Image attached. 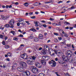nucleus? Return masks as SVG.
I'll list each match as a JSON object with an SVG mask.
<instances>
[{
  "instance_id": "58",
  "label": "nucleus",
  "mask_w": 76,
  "mask_h": 76,
  "mask_svg": "<svg viewBox=\"0 0 76 76\" xmlns=\"http://www.w3.org/2000/svg\"><path fill=\"white\" fill-rule=\"evenodd\" d=\"M42 50V48L41 47L39 48V51H41Z\"/></svg>"
},
{
  "instance_id": "10",
  "label": "nucleus",
  "mask_w": 76,
  "mask_h": 76,
  "mask_svg": "<svg viewBox=\"0 0 76 76\" xmlns=\"http://www.w3.org/2000/svg\"><path fill=\"white\" fill-rule=\"evenodd\" d=\"M5 27V28H9V27H10V28H13L14 27L13 26L11 25V26H9V24H6L4 26Z\"/></svg>"
},
{
  "instance_id": "34",
  "label": "nucleus",
  "mask_w": 76,
  "mask_h": 76,
  "mask_svg": "<svg viewBox=\"0 0 76 76\" xmlns=\"http://www.w3.org/2000/svg\"><path fill=\"white\" fill-rule=\"evenodd\" d=\"M54 41L55 42H58V39L56 38H55L54 39Z\"/></svg>"
},
{
  "instance_id": "13",
  "label": "nucleus",
  "mask_w": 76,
  "mask_h": 76,
  "mask_svg": "<svg viewBox=\"0 0 76 76\" xmlns=\"http://www.w3.org/2000/svg\"><path fill=\"white\" fill-rule=\"evenodd\" d=\"M38 37L39 38V39H43L44 37H43V36L42 35V34H39V35Z\"/></svg>"
},
{
  "instance_id": "59",
  "label": "nucleus",
  "mask_w": 76,
  "mask_h": 76,
  "mask_svg": "<svg viewBox=\"0 0 76 76\" xmlns=\"http://www.w3.org/2000/svg\"><path fill=\"white\" fill-rule=\"evenodd\" d=\"M55 53H53L52 54H50V55L51 56H54L55 55Z\"/></svg>"
},
{
  "instance_id": "33",
  "label": "nucleus",
  "mask_w": 76,
  "mask_h": 76,
  "mask_svg": "<svg viewBox=\"0 0 76 76\" xmlns=\"http://www.w3.org/2000/svg\"><path fill=\"white\" fill-rule=\"evenodd\" d=\"M16 69V66H12V70H15Z\"/></svg>"
},
{
  "instance_id": "44",
  "label": "nucleus",
  "mask_w": 76,
  "mask_h": 76,
  "mask_svg": "<svg viewBox=\"0 0 76 76\" xmlns=\"http://www.w3.org/2000/svg\"><path fill=\"white\" fill-rule=\"evenodd\" d=\"M2 44L3 45H5V44H6V42H5V41H3L2 42Z\"/></svg>"
},
{
  "instance_id": "51",
  "label": "nucleus",
  "mask_w": 76,
  "mask_h": 76,
  "mask_svg": "<svg viewBox=\"0 0 76 76\" xmlns=\"http://www.w3.org/2000/svg\"><path fill=\"white\" fill-rule=\"evenodd\" d=\"M3 67V68H6V67H7V66H6V65H4Z\"/></svg>"
},
{
  "instance_id": "20",
  "label": "nucleus",
  "mask_w": 76,
  "mask_h": 76,
  "mask_svg": "<svg viewBox=\"0 0 76 76\" xmlns=\"http://www.w3.org/2000/svg\"><path fill=\"white\" fill-rule=\"evenodd\" d=\"M45 76V75L44 74V73H40L38 75V76Z\"/></svg>"
},
{
  "instance_id": "35",
  "label": "nucleus",
  "mask_w": 76,
  "mask_h": 76,
  "mask_svg": "<svg viewBox=\"0 0 76 76\" xmlns=\"http://www.w3.org/2000/svg\"><path fill=\"white\" fill-rule=\"evenodd\" d=\"M68 51V54H70V53H72V51H70V50H68L67 51Z\"/></svg>"
},
{
  "instance_id": "52",
  "label": "nucleus",
  "mask_w": 76,
  "mask_h": 76,
  "mask_svg": "<svg viewBox=\"0 0 76 76\" xmlns=\"http://www.w3.org/2000/svg\"><path fill=\"white\" fill-rule=\"evenodd\" d=\"M69 29L70 30H72L73 29V27H69Z\"/></svg>"
},
{
  "instance_id": "61",
  "label": "nucleus",
  "mask_w": 76,
  "mask_h": 76,
  "mask_svg": "<svg viewBox=\"0 0 76 76\" xmlns=\"http://www.w3.org/2000/svg\"><path fill=\"white\" fill-rule=\"evenodd\" d=\"M7 38H8L7 37H5V40H7Z\"/></svg>"
},
{
  "instance_id": "1",
  "label": "nucleus",
  "mask_w": 76,
  "mask_h": 76,
  "mask_svg": "<svg viewBox=\"0 0 76 76\" xmlns=\"http://www.w3.org/2000/svg\"><path fill=\"white\" fill-rule=\"evenodd\" d=\"M32 69H31V71L33 73H37L39 71V70L37 68L35 67L34 66H31Z\"/></svg>"
},
{
  "instance_id": "53",
  "label": "nucleus",
  "mask_w": 76,
  "mask_h": 76,
  "mask_svg": "<svg viewBox=\"0 0 76 76\" xmlns=\"http://www.w3.org/2000/svg\"><path fill=\"white\" fill-rule=\"evenodd\" d=\"M2 7L3 8V9H4L6 7V6L5 5H3L2 6Z\"/></svg>"
},
{
  "instance_id": "43",
  "label": "nucleus",
  "mask_w": 76,
  "mask_h": 76,
  "mask_svg": "<svg viewBox=\"0 0 76 76\" xmlns=\"http://www.w3.org/2000/svg\"><path fill=\"white\" fill-rule=\"evenodd\" d=\"M50 20H51V21H53V20H54V18H50Z\"/></svg>"
},
{
  "instance_id": "40",
  "label": "nucleus",
  "mask_w": 76,
  "mask_h": 76,
  "mask_svg": "<svg viewBox=\"0 0 76 76\" xmlns=\"http://www.w3.org/2000/svg\"><path fill=\"white\" fill-rule=\"evenodd\" d=\"M32 58L33 59V60H35V58H36V57L33 56L32 57Z\"/></svg>"
},
{
  "instance_id": "16",
  "label": "nucleus",
  "mask_w": 76,
  "mask_h": 76,
  "mask_svg": "<svg viewBox=\"0 0 76 76\" xmlns=\"http://www.w3.org/2000/svg\"><path fill=\"white\" fill-rule=\"evenodd\" d=\"M69 60L71 63H73V61H74V58L72 57H71L69 59Z\"/></svg>"
},
{
  "instance_id": "60",
  "label": "nucleus",
  "mask_w": 76,
  "mask_h": 76,
  "mask_svg": "<svg viewBox=\"0 0 76 76\" xmlns=\"http://www.w3.org/2000/svg\"><path fill=\"white\" fill-rule=\"evenodd\" d=\"M39 26L40 27H41L42 26V24H40L39 25Z\"/></svg>"
},
{
  "instance_id": "11",
  "label": "nucleus",
  "mask_w": 76,
  "mask_h": 76,
  "mask_svg": "<svg viewBox=\"0 0 76 76\" xmlns=\"http://www.w3.org/2000/svg\"><path fill=\"white\" fill-rule=\"evenodd\" d=\"M43 58H45V60H48V59L50 58V56L47 55L45 56H43Z\"/></svg>"
},
{
  "instance_id": "2",
  "label": "nucleus",
  "mask_w": 76,
  "mask_h": 76,
  "mask_svg": "<svg viewBox=\"0 0 76 76\" xmlns=\"http://www.w3.org/2000/svg\"><path fill=\"white\" fill-rule=\"evenodd\" d=\"M20 66H22V68H23V69H26V63L23 62V61H21L20 62Z\"/></svg>"
},
{
  "instance_id": "14",
  "label": "nucleus",
  "mask_w": 76,
  "mask_h": 76,
  "mask_svg": "<svg viewBox=\"0 0 76 76\" xmlns=\"http://www.w3.org/2000/svg\"><path fill=\"white\" fill-rule=\"evenodd\" d=\"M41 63L43 65H45L46 64V61H45L42 60L41 61Z\"/></svg>"
},
{
  "instance_id": "41",
  "label": "nucleus",
  "mask_w": 76,
  "mask_h": 76,
  "mask_svg": "<svg viewBox=\"0 0 76 76\" xmlns=\"http://www.w3.org/2000/svg\"><path fill=\"white\" fill-rule=\"evenodd\" d=\"M31 19H35L36 17L35 16H34L32 17H31Z\"/></svg>"
},
{
  "instance_id": "49",
  "label": "nucleus",
  "mask_w": 76,
  "mask_h": 76,
  "mask_svg": "<svg viewBox=\"0 0 76 76\" xmlns=\"http://www.w3.org/2000/svg\"><path fill=\"white\" fill-rule=\"evenodd\" d=\"M54 34L55 35H56V36H58V34L57 33H54Z\"/></svg>"
},
{
  "instance_id": "64",
  "label": "nucleus",
  "mask_w": 76,
  "mask_h": 76,
  "mask_svg": "<svg viewBox=\"0 0 76 76\" xmlns=\"http://www.w3.org/2000/svg\"><path fill=\"white\" fill-rule=\"evenodd\" d=\"M55 61H58V58H55Z\"/></svg>"
},
{
  "instance_id": "27",
  "label": "nucleus",
  "mask_w": 76,
  "mask_h": 76,
  "mask_svg": "<svg viewBox=\"0 0 76 76\" xmlns=\"http://www.w3.org/2000/svg\"><path fill=\"white\" fill-rule=\"evenodd\" d=\"M34 41H35V42H37V41H38V38H34Z\"/></svg>"
},
{
  "instance_id": "22",
  "label": "nucleus",
  "mask_w": 76,
  "mask_h": 76,
  "mask_svg": "<svg viewBox=\"0 0 76 76\" xmlns=\"http://www.w3.org/2000/svg\"><path fill=\"white\" fill-rule=\"evenodd\" d=\"M53 25H57V26H61V24L58 23H53Z\"/></svg>"
},
{
  "instance_id": "5",
  "label": "nucleus",
  "mask_w": 76,
  "mask_h": 76,
  "mask_svg": "<svg viewBox=\"0 0 76 76\" xmlns=\"http://www.w3.org/2000/svg\"><path fill=\"white\" fill-rule=\"evenodd\" d=\"M21 57L22 58H23V59L26 60V59H27L28 55L25 53H24L21 55Z\"/></svg>"
},
{
  "instance_id": "26",
  "label": "nucleus",
  "mask_w": 76,
  "mask_h": 76,
  "mask_svg": "<svg viewBox=\"0 0 76 76\" xmlns=\"http://www.w3.org/2000/svg\"><path fill=\"white\" fill-rule=\"evenodd\" d=\"M44 47H45V48H48V50H50V49L49 48V47L48 46L45 45L44 46Z\"/></svg>"
},
{
  "instance_id": "47",
  "label": "nucleus",
  "mask_w": 76,
  "mask_h": 76,
  "mask_svg": "<svg viewBox=\"0 0 76 76\" xmlns=\"http://www.w3.org/2000/svg\"><path fill=\"white\" fill-rule=\"evenodd\" d=\"M25 22L27 23L28 25H30V23H29V22L28 21H25Z\"/></svg>"
},
{
  "instance_id": "29",
  "label": "nucleus",
  "mask_w": 76,
  "mask_h": 76,
  "mask_svg": "<svg viewBox=\"0 0 76 76\" xmlns=\"http://www.w3.org/2000/svg\"><path fill=\"white\" fill-rule=\"evenodd\" d=\"M64 25H70V23L67 22H65L64 23Z\"/></svg>"
},
{
  "instance_id": "7",
  "label": "nucleus",
  "mask_w": 76,
  "mask_h": 76,
  "mask_svg": "<svg viewBox=\"0 0 76 76\" xmlns=\"http://www.w3.org/2000/svg\"><path fill=\"white\" fill-rule=\"evenodd\" d=\"M53 51H54L55 53L58 56H60L61 55V52H58L56 50L54 49L53 50Z\"/></svg>"
},
{
  "instance_id": "42",
  "label": "nucleus",
  "mask_w": 76,
  "mask_h": 76,
  "mask_svg": "<svg viewBox=\"0 0 76 76\" xmlns=\"http://www.w3.org/2000/svg\"><path fill=\"white\" fill-rule=\"evenodd\" d=\"M9 18V16H7L5 17V19H7Z\"/></svg>"
},
{
  "instance_id": "4",
  "label": "nucleus",
  "mask_w": 76,
  "mask_h": 76,
  "mask_svg": "<svg viewBox=\"0 0 76 76\" xmlns=\"http://www.w3.org/2000/svg\"><path fill=\"white\" fill-rule=\"evenodd\" d=\"M27 63L29 65H32L33 64V63H32L33 61H31V60H32V59L31 58H28L27 59Z\"/></svg>"
},
{
  "instance_id": "55",
  "label": "nucleus",
  "mask_w": 76,
  "mask_h": 76,
  "mask_svg": "<svg viewBox=\"0 0 76 76\" xmlns=\"http://www.w3.org/2000/svg\"><path fill=\"white\" fill-rule=\"evenodd\" d=\"M1 16L2 17V19H5V17L4 15H2Z\"/></svg>"
},
{
  "instance_id": "32",
  "label": "nucleus",
  "mask_w": 76,
  "mask_h": 76,
  "mask_svg": "<svg viewBox=\"0 0 76 76\" xmlns=\"http://www.w3.org/2000/svg\"><path fill=\"white\" fill-rule=\"evenodd\" d=\"M5 48L7 49V48H10V46L8 45H7L5 46Z\"/></svg>"
},
{
  "instance_id": "15",
  "label": "nucleus",
  "mask_w": 76,
  "mask_h": 76,
  "mask_svg": "<svg viewBox=\"0 0 76 76\" xmlns=\"http://www.w3.org/2000/svg\"><path fill=\"white\" fill-rule=\"evenodd\" d=\"M46 50L45 49H43L42 50L41 53L42 54H46Z\"/></svg>"
},
{
  "instance_id": "62",
  "label": "nucleus",
  "mask_w": 76,
  "mask_h": 76,
  "mask_svg": "<svg viewBox=\"0 0 76 76\" xmlns=\"http://www.w3.org/2000/svg\"><path fill=\"white\" fill-rule=\"evenodd\" d=\"M7 61H10V59L9 58H7L6 59Z\"/></svg>"
},
{
  "instance_id": "28",
  "label": "nucleus",
  "mask_w": 76,
  "mask_h": 76,
  "mask_svg": "<svg viewBox=\"0 0 76 76\" xmlns=\"http://www.w3.org/2000/svg\"><path fill=\"white\" fill-rule=\"evenodd\" d=\"M58 62L59 64H64L65 63L64 62H63L62 61H61L60 62Z\"/></svg>"
},
{
  "instance_id": "48",
  "label": "nucleus",
  "mask_w": 76,
  "mask_h": 76,
  "mask_svg": "<svg viewBox=\"0 0 76 76\" xmlns=\"http://www.w3.org/2000/svg\"><path fill=\"white\" fill-rule=\"evenodd\" d=\"M75 8V7H74L73 6H72L71 7V9H74Z\"/></svg>"
},
{
  "instance_id": "19",
  "label": "nucleus",
  "mask_w": 76,
  "mask_h": 76,
  "mask_svg": "<svg viewBox=\"0 0 76 76\" xmlns=\"http://www.w3.org/2000/svg\"><path fill=\"white\" fill-rule=\"evenodd\" d=\"M30 30L33 31V32H37V30L34 28H31L30 29Z\"/></svg>"
},
{
  "instance_id": "46",
  "label": "nucleus",
  "mask_w": 76,
  "mask_h": 76,
  "mask_svg": "<svg viewBox=\"0 0 76 76\" xmlns=\"http://www.w3.org/2000/svg\"><path fill=\"white\" fill-rule=\"evenodd\" d=\"M42 26L45 28H46L47 27V25L46 24H43L42 25Z\"/></svg>"
},
{
  "instance_id": "36",
  "label": "nucleus",
  "mask_w": 76,
  "mask_h": 76,
  "mask_svg": "<svg viewBox=\"0 0 76 76\" xmlns=\"http://www.w3.org/2000/svg\"><path fill=\"white\" fill-rule=\"evenodd\" d=\"M58 39L59 41H61V40H62V38L61 37H58Z\"/></svg>"
},
{
  "instance_id": "8",
  "label": "nucleus",
  "mask_w": 76,
  "mask_h": 76,
  "mask_svg": "<svg viewBox=\"0 0 76 76\" xmlns=\"http://www.w3.org/2000/svg\"><path fill=\"white\" fill-rule=\"evenodd\" d=\"M17 69L19 72H23L25 70V69L21 67V66H19L17 68Z\"/></svg>"
},
{
  "instance_id": "17",
  "label": "nucleus",
  "mask_w": 76,
  "mask_h": 76,
  "mask_svg": "<svg viewBox=\"0 0 76 76\" xmlns=\"http://www.w3.org/2000/svg\"><path fill=\"white\" fill-rule=\"evenodd\" d=\"M64 60L66 61H68L69 60V58L67 56H66Z\"/></svg>"
},
{
  "instance_id": "54",
  "label": "nucleus",
  "mask_w": 76,
  "mask_h": 76,
  "mask_svg": "<svg viewBox=\"0 0 76 76\" xmlns=\"http://www.w3.org/2000/svg\"><path fill=\"white\" fill-rule=\"evenodd\" d=\"M51 3V2L50 1H48V2H45V3L46 4H47V3Z\"/></svg>"
},
{
  "instance_id": "9",
  "label": "nucleus",
  "mask_w": 76,
  "mask_h": 76,
  "mask_svg": "<svg viewBox=\"0 0 76 76\" xmlns=\"http://www.w3.org/2000/svg\"><path fill=\"white\" fill-rule=\"evenodd\" d=\"M25 75L26 76H29L30 75V72L28 70H27L24 72Z\"/></svg>"
},
{
  "instance_id": "3",
  "label": "nucleus",
  "mask_w": 76,
  "mask_h": 76,
  "mask_svg": "<svg viewBox=\"0 0 76 76\" xmlns=\"http://www.w3.org/2000/svg\"><path fill=\"white\" fill-rule=\"evenodd\" d=\"M49 64H52L51 66H52V67H55L56 65V62L55 61H54L53 60H51L49 61Z\"/></svg>"
},
{
  "instance_id": "21",
  "label": "nucleus",
  "mask_w": 76,
  "mask_h": 76,
  "mask_svg": "<svg viewBox=\"0 0 76 76\" xmlns=\"http://www.w3.org/2000/svg\"><path fill=\"white\" fill-rule=\"evenodd\" d=\"M23 21V19H22L21 18H19L18 19V21H19L20 22H21L22 21Z\"/></svg>"
},
{
  "instance_id": "50",
  "label": "nucleus",
  "mask_w": 76,
  "mask_h": 76,
  "mask_svg": "<svg viewBox=\"0 0 76 76\" xmlns=\"http://www.w3.org/2000/svg\"><path fill=\"white\" fill-rule=\"evenodd\" d=\"M3 36L1 34H0V38H3Z\"/></svg>"
},
{
  "instance_id": "39",
  "label": "nucleus",
  "mask_w": 76,
  "mask_h": 76,
  "mask_svg": "<svg viewBox=\"0 0 76 76\" xmlns=\"http://www.w3.org/2000/svg\"><path fill=\"white\" fill-rule=\"evenodd\" d=\"M71 44H69L68 45H67V46L68 47H71Z\"/></svg>"
},
{
  "instance_id": "45",
  "label": "nucleus",
  "mask_w": 76,
  "mask_h": 76,
  "mask_svg": "<svg viewBox=\"0 0 76 76\" xmlns=\"http://www.w3.org/2000/svg\"><path fill=\"white\" fill-rule=\"evenodd\" d=\"M58 73V72H55V74H56L57 76H60V75H58V74L57 73Z\"/></svg>"
},
{
  "instance_id": "18",
  "label": "nucleus",
  "mask_w": 76,
  "mask_h": 76,
  "mask_svg": "<svg viewBox=\"0 0 76 76\" xmlns=\"http://www.w3.org/2000/svg\"><path fill=\"white\" fill-rule=\"evenodd\" d=\"M68 58L69 57H70L71 58V57H72V54H70V53H68L67 56H66Z\"/></svg>"
},
{
  "instance_id": "30",
  "label": "nucleus",
  "mask_w": 76,
  "mask_h": 76,
  "mask_svg": "<svg viewBox=\"0 0 76 76\" xmlns=\"http://www.w3.org/2000/svg\"><path fill=\"white\" fill-rule=\"evenodd\" d=\"M28 3L26 2L24 4V5L26 7H28Z\"/></svg>"
},
{
  "instance_id": "57",
  "label": "nucleus",
  "mask_w": 76,
  "mask_h": 76,
  "mask_svg": "<svg viewBox=\"0 0 76 76\" xmlns=\"http://www.w3.org/2000/svg\"><path fill=\"white\" fill-rule=\"evenodd\" d=\"M15 5H18V4H19V3H18V2H16L15 3Z\"/></svg>"
},
{
  "instance_id": "56",
  "label": "nucleus",
  "mask_w": 76,
  "mask_h": 76,
  "mask_svg": "<svg viewBox=\"0 0 76 76\" xmlns=\"http://www.w3.org/2000/svg\"><path fill=\"white\" fill-rule=\"evenodd\" d=\"M34 38V37H33V36H30L29 37V38L30 39H32V38Z\"/></svg>"
},
{
  "instance_id": "24",
  "label": "nucleus",
  "mask_w": 76,
  "mask_h": 76,
  "mask_svg": "<svg viewBox=\"0 0 76 76\" xmlns=\"http://www.w3.org/2000/svg\"><path fill=\"white\" fill-rule=\"evenodd\" d=\"M22 49H23L22 47H21V46H20L19 48L17 49V50H19L20 51V50H22Z\"/></svg>"
},
{
  "instance_id": "23",
  "label": "nucleus",
  "mask_w": 76,
  "mask_h": 76,
  "mask_svg": "<svg viewBox=\"0 0 76 76\" xmlns=\"http://www.w3.org/2000/svg\"><path fill=\"white\" fill-rule=\"evenodd\" d=\"M11 34H12L13 35L16 34V32H15V31H11Z\"/></svg>"
},
{
  "instance_id": "25",
  "label": "nucleus",
  "mask_w": 76,
  "mask_h": 76,
  "mask_svg": "<svg viewBox=\"0 0 76 76\" xmlns=\"http://www.w3.org/2000/svg\"><path fill=\"white\" fill-rule=\"evenodd\" d=\"M7 55L8 56H10L11 57L12 56V53H7Z\"/></svg>"
},
{
  "instance_id": "37",
  "label": "nucleus",
  "mask_w": 76,
  "mask_h": 76,
  "mask_svg": "<svg viewBox=\"0 0 76 76\" xmlns=\"http://www.w3.org/2000/svg\"><path fill=\"white\" fill-rule=\"evenodd\" d=\"M64 37H69V35L67 34H64Z\"/></svg>"
},
{
  "instance_id": "63",
  "label": "nucleus",
  "mask_w": 76,
  "mask_h": 76,
  "mask_svg": "<svg viewBox=\"0 0 76 76\" xmlns=\"http://www.w3.org/2000/svg\"><path fill=\"white\" fill-rule=\"evenodd\" d=\"M21 47H24V45L23 44H21L20 46Z\"/></svg>"
},
{
  "instance_id": "6",
  "label": "nucleus",
  "mask_w": 76,
  "mask_h": 76,
  "mask_svg": "<svg viewBox=\"0 0 76 76\" xmlns=\"http://www.w3.org/2000/svg\"><path fill=\"white\" fill-rule=\"evenodd\" d=\"M35 66L38 68H41L42 67V65L39 63L36 62L35 63Z\"/></svg>"
},
{
  "instance_id": "31",
  "label": "nucleus",
  "mask_w": 76,
  "mask_h": 76,
  "mask_svg": "<svg viewBox=\"0 0 76 76\" xmlns=\"http://www.w3.org/2000/svg\"><path fill=\"white\" fill-rule=\"evenodd\" d=\"M13 40L14 41H18V38H16V37H14L13 39Z\"/></svg>"
},
{
  "instance_id": "38",
  "label": "nucleus",
  "mask_w": 76,
  "mask_h": 76,
  "mask_svg": "<svg viewBox=\"0 0 76 76\" xmlns=\"http://www.w3.org/2000/svg\"><path fill=\"white\" fill-rule=\"evenodd\" d=\"M66 57V56H65L64 55H62V57L63 58V60H64V58H65Z\"/></svg>"
},
{
  "instance_id": "12",
  "label": "nucleus",
  "mask_w": 76,
  "mask_h": 76,
  "mask_svg": "<svg viewBox=\"0 0 76 76\" xmlns=\"http://www.w3.org/2000/svg\"><path fill=\"white\" fill-rule=\"evenodd\" d=\"M9 23L10 25H11H11H13L14 24V23H15V21H14V20H12L10 21Z\"/></svg>"
}]
</instances>
